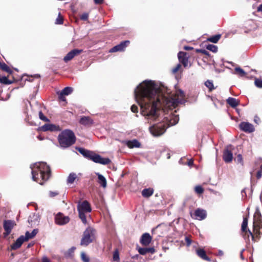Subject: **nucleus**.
Masks as SVG:
<instances>
[{
    "label": "nucleus",
    "instance_id": "obj_40",
    "mask_svg": "<svg viewBox=\"0 0 262 262\" xmlns=\"http://www.w3.org/2000/svg\"><path fill=\"white\" fill-rule=\"evenodd\" d=\"M0 82L5 84H9L11 83V82L8 80L7 77L6 76H0Z\"/></svg>",
    "mask_w": 262,
    "mask_h": 262
},
{
    "label": "nucleus",
    "instance_id": "obj_29",
    "mask_svg": "<svg viewBox=\"0 0 262 262\" xmlns=\"http://www.w3.org/2000/svg\"><path fill=\"white\" fill-rule=\"evenodd\" d=\"M154 190L152 188L144 189L142 191V195L145 198H148L152 195Z\"/></svg>",
    "mask_w": 262,
    "mask_h": 262
},
{
    "label": "nucleus",
    "instance_id": "obj_4",
    "mask_svg": "<svg viewBox=\"0 0 262 262\" xmlns=\"http://www.w3.org/2000/svg\"><path fill=\"white\" fill-rule=\"evenodd\" d=\"M75 149H77L84 157L92 160L95 163L102 165H107L111 162L109 158H102L99 155L96 154L93 151L86 149L84 148L76 147Z\"/></svg>",
    "mask_w": 262,
    "mask_h": 262
},
{
    "label": "nucleus",
    "instance_id": "obj_6",
    "mask_svg": "<svg viewBox=\"0 0 262 262\" xmlns=\"http://www.w3.org/2000/svg\"><path fill=\"white\" fill-rule=\"evenodd\" d=\"M149 130L154 136H159L163 134L166 131L165 126L162 123L153 124L149 127Z\"/></svg>",
    "mask_w": 262,
    "mask_h": 262
},
{
    "label": "nucleus",
    "instance_id": "obj_24",
    "mask_svg": "<svg viewBox=\"0 0 262 262\" xmlns=\"http://www.w3.org/2000/svg\"><path fill=\"white\" fill-rule=\"evenodd\" d=\"M197 255L204 260L210 261L211 259L209 258L206 254L205 250L203 249H199L196 250Z\"/></svg>",
    "mask_w": 262,
    "mask_h": 262
},
{
    "label": "nucleus",
    "instance_id": "obj_8",
    "mask_svg": "<svg viewBox=\"0 0 262 262\" xmlns=\"http://www.w3.org/2000/svg\"><path fill=\"white\" fill-rule=\"evenodd\" d=\"M44 108L45 107L43 105L36 102L33 107V110L35 112H38L39 118L40 120L45 122H49V119L42 113V108Z\"/></svg>",
    "mask_w": 262,
    "mask_h": 262
},
{
    "label": "nucleus",
    "instance_id": "obj_54",
    "mask_svg": "<svg viewBox=\"0 0 262 262\" xmlns=\"http://www.w3.org/2000/svg\"><path fill=\"white\" fill-rule=\"evenodd\" d=\"M64 95L63 94H61V93L60 92V94H59V98L62 100V101H65L66 100V98L65 97H64Z\"/></svg>",
    "mask_w": 262,
    "mask_h": 262
},
{
    "label": "nucleus",
    "instance_id": "obj_31",
    "mask_svg": "<svg viewBox=\"0 0 262 262\" xmlns=\"http://www.w3.org/2000/svg\"><path fill=\"white\" fill-rule=\"evenodd\" d=\"M261 218V215L259 211H256L254 215V224L257 225L259 223Z\"/></svg>",
    "mask_w": 262,
    "mask_h": 262
},
{
    "label": "nucleus",
    "instance_id": "obj_11",
    "mask_svg": "<svg viewBox=\"0 0 262 262\" xmlns=\"http://www.w3.org/2000/svg\"><path fill=\"white\" fill-rule=\"evenodd\" d=\"M15 225V223L13 220H4L3 226L5 231V233H4L5 236H7L10 234Z\"/></svg>",
    "mask_w": 262,
    "mask_h": 262
},
{
    "label": "nucleus",
    "instance_id": "obj_52",
    "mask_svg": "<svg viewBox=\"0 0 262 262\" xmlns=\"http://www.w3.org/2000/svg\"><path fill=\"white\" fill-rule=\"evenodd\" d=\"M262 176V172L261 171H258L257 172V174H256V178L257 179H259L260 178H261Z\"/></svg>",
    "mask_w": 262,
    "mask_h": 262
},
{
    "label": "nucleus",
    "instance_id": "obj_49",
    "mask_svg": "<svg viewBox=\"0 0 262 262\" xmlns=\"http://www.w3.org/2000/svg\"><path fill=\"white\" fill-rule=\"evenodd\" d=\"M58 192L57 191H50L49 192V196L50 197H54L56 195H57L58 194Z\"/></svg>",
    "mask_w": 262,
    "mask_h": 262
},
{
    "label": "nucleus",
    "instance_id": "obj_57",
    "mask_svg": "<svg viewBox=\"0 0 262 262\" xmlns=\"http://www.w3.org/2000/svg\"><path fill=\"white\" fill-rule=\"evenodd\" d=\"M258 12H261L262 13V4H260L257 8V9Z\"/></svg>",
    "mask_w": 262,
    "mask_h": 262
},
{
    "label": "nucleus",
    "instance_id": "obj_18",
    "mask_svg": "<svg viewBox=\"0 0 262 262\" xmlns=\"http://www.w3.org/2000/svg\"><path fill=\"white\" fill-rule=\"evenodd\" d=\"M152 237L148 233L143 234L140 242L142 245L148 246L151 242Z\"/></svg>",
    "mask_w": 262,
    "mask_h": 262
},
{
    "label": "nucleus",
    "instance_id": "obj_10",
    "mask_svg": "<svg viewBox=\"0 0 262 262\" xmlns=\"http://www.w3.org/2000/svg\"><path fill=\"white\" fill-rule=\"evenodd\" d=\"M70 219L68 216H64L61 213H58L55 217V222L59 225H63L69 222Z\"/></svg>",
    "mask_w": 262,
    "mask_h": 262
},
{
    "label": "nucleus",
    "instance_id": "obj_9",
    "mask_svg": "<svg viewBox=\"0 0 262 262\" xmlns=\"http://www.w3.org/2000/svg\"><path fill=\"white\" fill-rule=\"evenodd\" d=\"M164 119L167 126H170L174 125L178 123L179 117L178 115L171 113L169 116L165 117Z\"/></svg>",
    "mask_w": 262,
    "mask_h": 262
},
{
    "label": "nucleus",
    "instance_id": "obj_59",
    "mask_svg": "<svg viewBox=\"0 0 262 262\" xmlns=\"http://www.w3.org/2000/svg\"><path fill=\"white\" fill-rule=\"evenodd\" d=\"M75 249H76V248H75V247H72V248H71L69 250V252L70 253L73 252H74V251L75 250Z\"/></svg>",
    "mask_w": 262,
    "mask_h": 262
},
{
    "label": "nucleus",
    "instance_id": "obj_5",
    "mask_svg": "<svg viewBox=\"0 0 262 262\" xmlns=\"http://www.w3.org/2000/svg\"><path fill=\"white\" fill-rule=\"evenodd\" d=\"M95 230L91 227L86 229L81 239L80 245L86 246L91 243L95 238Z\"/></svg>",
    "mask_w": 262,
    "mask_h": 262
},
{
    "label": "nucleus",
    "instance_id": "obj_19",
    "mask_svg": "<svg viewBox=\"0 0 262 262\" xmlns=\"http://www.w3.org/2000/svg\"><path fill=\"white\" fill-rule=\"evenodd\" d=\"M27 241L25 238L24 235H21L19 237L16 241L11 246L12 250H16L19 248L23 243Z\"/></svg>",
    "mask_w": 262,
    "mask_h": 262
},
{
    "label": "nucleus",
    "instance_id": "obj_45",
    "mask_svg": "<svg viewBox=\"0 0 262 262\" xmlns=\"http://www.w3.org/2000/svg\"><path fill=\"white\" fill-rule=\"evenodd\" d=\"M195 191L198 194H201L203 192L204 189L202 186L198 185L195 187Z\"/></svg>",
    "mask_w": 262,
    "mask_h": 262
},
{
    "label": "nucleus",
    "instance_id": "obj_12",
    "mask_svg": "<svg viewBox=\"0 0 262 262\" xmlns=\"http://www.w3.org/2000/svg\"><path fill=\"white\" fill-rule=\"evenodd\" d=\"M129 43V40H125L120 42L119 44L114 46L110 49V52H116L118 51H123L127 46Z\"/></svg>",
    "mask_w": 262,
    "mask_h": 262
},
{
    "label": "nucleus",
    "instance_id": "obj_3",
    "mask_svg": "<svg viewBox=\"0 0 262 262\" xmlns=\"http://www.w3.org/2000/svg\"><path fill=\"white\" fill-rule=\"evenodd\" d=\"M76 136L74 132L69 129L62 130L58 136L60 147L67 148L73 145L76 142Z\"/></svg>",
    "mask_w": 262,
    "mask_h": 262
},
{
    "label": "nucleus",
    "instance_id": "obj_47",
    "mask_svg": "<svg viewBox=\"0 0 262 262\" xmlns=\"http://www.w3.org/2000/svg\"><path fill=\"white\" fill-rule=\"evenodd\" d=\"M181 65L180 63L178 64L174 68L172 69V72L173 73H176L180 69Z\"/></svg>",
    "mask_w": 262,
    "mask_h": 262
},
{
    "label": "nucleus",
    "instance_id": "obj_1",
    "mask_svg": "<svg viewBox=\"0 0 262 262\" xmlns=\"http://www.w3.org/2000/svg\"><path fill=\"white\" fill-rule=\"evenodd\" d=\"M134 94L143 115L150 124L160 121L159 110L161 108L172 109L178 104L185 102V94L182 90L177 91L174 97H167L163 94L158 85L150 80H145L138 85Z\"/></svg>",
    "mask_w": 262,
    "mask_h": 262
},
{
    "label": "nucleus",
    "instance_id": "obj_38",
    "mask_svg": "<svg viewBox=\"0 0 262 262\" xmlns=\"http://www.w3.org/2000/svg\"><path fill=\"white\" fill-rule=\"evenodd\" d=\"M113 260L115 261L119 262L120 260L119 251L116 249L113 253Z\"/></svg>",
    "mask_w": 262,
    "mask_h": 262
},
{
    "label": "nucleus",
    "instance_id": "obj_51",
    "mask_svg": "<svg viewBox=\"0 0 262 262\" xmlns=\"http://www.w3.org/2000/svg\"><path fill=\"white\" fill-rule=\"evenodd\" d=\"M130 109H131V111L133 113H137V112H138V107L136 105H133L131 106Z\"/></svg>",
    "mask_w": 262,
    "mask_h": 262
},
{
    "label": "nucleus",
    "instance_id": "obj_53",
    "mask_svg": "<svg viewBox=\"0 0 262 262\" xmlns=\"http://www.w3.org/2000/svg\"><path fill=\"white\" fill-rule=\"evenodd\" d=\"M42 262H50V260L46 256H44L42 257Z\"/></svg>",
    "mask_w": 262,
    "mask_h": 262
},
{
    "label": "nucleus",
    "instance_id": "obj_36",
    "mask_svg": "<svg viewBox=\"0 0 262 262\" xmlns=\"http://www.w3.org/2000/svg\"><path fill=\"white\" fill-rule=\"evenodd\" d=\"M206 49L213 53H216L217 51V47L212 44L207 45Z\"/></svg>",
    "mask_w": 262,
    "mask_h": 262
},
{
    "label": "nucleus",
    "instance_id": "obj_55",
    "mask_svg": "<svg viewBox=\"0 0 262 262\" xmlns=\"http://www.w3.org/2000/svg\"><path fill=\"white\" fill-rule=\"evenodd\" d=\"M94 1L96 4H100L103 2L104 0H94Z\"/></svg>",
    "mask_w": 262,
    "mask_h": 262
},
{
    "label": "nucleus",
    "instance_id": "obj_23",
    "mask_svg": "<svg viewBox=\"0 0 262 262\" xmlns=\"http://www.w3.org/2000/svg\"><path fill=\"white\" fill-rule=\"evenodd\" d=\"M79 123L83 125H89L93 123V120L90 117L82 116L79 120Z\"/></svg>",
    "mask_w": 262,
    "mask_h": 262
},
{
    "label": "nucleus",
    "instance_id": "obj_37",
    "mask_svg": "<svg viewBox=\"0 0 262 262\" xmlns=\"http://www.w3.org/2000/svg\"><path fill=\"white\" fill-rule=\"evenodd\" d=\"M235 71L241 77H244L246 76V72L240 67H236L235 68Z\"/></svg>",
    "mask_w": 262,
    "mask_h": 262
},
{
    "label": "nucleus",
    "instance_id": "obj_14",
    "mask_svg": "<svg viewBox=\"0 0 262 262\" xmlns=\"http://www.w3.org/2000/svg\"><path fill=\"white\" fill-rule=\"evenodd\" d=\"M82 50L75 49L69 52L66 56L63 58L64 62H67L68 61L72 59L75 56L82 53Z\"/></svg>",
    "mask_w": 262,
    "mask_h": 262
},
{
    "label": "nucleus",
    "instance_id": "obj_2",
    "mask_svg": "<svg viewBox=\"0 0 262 262\" xmlns=\"http://www.w3.org/2000/svg\"><path fill=\"white\" fill-rule=\"evenodd\" d=\"M32 179L40 185H43L51 176V169L49 165L43 162H39L31 165Z\"/></svg>",
    "mask_w": 262,
    "mask_h": 262
},
{
    "label": "nucleus",
    "instance_id": "obj_26",
    "mask_svg": "<svg viewBox=\"0 0 262 262\" xmlns=\"http://www.w3.org/2000/svg\"><path fill=\"white\" fill-rule=\"evenodd\" d=\"M38 232V230L37 229H34L32 230V231L30 233L29 231H27L25 233V238L26 240L28 241L29 239L33 238Z\"/></svg>",
    "mask_w": 262,
    "mask_h": 262
},
{
    "label": "nucleus",
    "instance_id": "obj_34",
    "mask_svg": "<svg viewBox=\"0 0 262 262\" xmlns=\"http://www.w3.org/2000/svg\"><path fill=\"white\" fill-rule=\"evenodd\" d=\"M205 85L209 89V91H212L214 89L213 82L211 80H207L205 82Z\"/></svg>",
    "mask_w": 262,
    "mask_h": 262
},
{
    "label": "nucleus",
    "instance_id": "obj_48",
    "mask_svg": "<svg viewBox=\"0 0 262 262\" xmlns=\"http://www.w3.org/2000/svg\"><path fill=\"white\" fill-rule=\"evenodd\" d=\"M185 240L186 241L187 246L189 247L190 246V245L191 244V242H192L190 237L188 236H186L185 237Z\"/></svg>",
    "mask_w": 262,
    "mask_h": 262
},
{
    "label": "nucleus",
    "instance_id": "obj_20",
    "mask_svg": "<svg viewBox=\"0 0 262 262\" xmlns=\"http://www.w3.org/2000/svg\"><path fill=\"white\" fill-rule=\"evenodd\" d=\"M138 252L141 255H145L147 253H150L151 254H153L155 252V249L154 247H149V248H141L137 247V248Z\"/></svg>",
    "mask_w": 262,
    "mask_h": 262
},
{
    "label": "nucleus",
    "instance_id": "obj_61",
    "mask_svg": "<svg viewBox=\"0 0 262 262\" xmlns=\"http://www.w3.org/2000/svg\"><path fill=\"white\" fill-rule=\"evenodd\" d=\"M241 193L242 194L243 196H244V193L245 194V196H246L247 195H246V189H243L242 191H241Z\"/></svg>",
    "mask_w": 262,
    "mask_h": 262
},
{
    "label": "nucleus",
    "instance_id": "obj_62",
    "mask_svg": "<svg viewBox=\"0 0 262 262\" xmlns=\"http://www.w3.org/2000/svg\"><path fill=\"white\" fill-rule=\"evenodd\" d=\"M248 232H249V234L251 235L252 238H254V236H253V235L252 233V232L249 230H248Z\"/></svg>",
    "mask_w": 262,
    "mask_h": 262
},
{
    "label": "nucleus",
    "instance_id": "obj_17",
    "mask_svg": "<svg viewBox=\"0 0 262 262\" xmlns=\"http://www.w3.org/2000/svg\"><path fill=\"white\" fill-rule=\"evenodd\" d=\"M77 209L78 211L82 212H90L92 210L90 205L87 201H84L81 204H79Z\"/></svg>",
    "mask_w": 262,
    "mask_h": 262
},
{
    "label": "nucleus",
    "instance_id": "obj_50",
    "mask_svg": "<svg viewBox=\"0 0 262 262\" xmlns=\"http://www.w3.org/2000/svg\"><path fill=\"white\" fill-rule=\"evenodd\" d=\"M197 51L198 52H200L204 55H209V53L207 51H206V50L205 49H200V50H198Z\"/></svg>",
    "mask_w": 262,
    "mask_h": 262
},
{
    "label": "nucleus",
    "instance_id": "obj_39",
    "mask_svg": "<svg viewBox=\"0 0 262 262\" xmlns=\"http://www.w3.org/2000/svg\"><path fill=\"white\" fill-rule=\"evenodd\" d=\"M248 226V219L247 218H244L242 224V230L243 232H246L247 227Z\"/></svg>",
    "mask_w": 262,
    "mask_h": 262
},
{
    "label": "nucleus",
    "instance_id": "obj_46",
    "mask_svg": "<svg viewBox=\"0 0 262 262\" xmlns=\"http://www.w3.org/2000/svg\"><path fill=\"white\" fill-rule=\"evenodd\" d=\"M89 17V14L88 13H82L80 18L82 20H87Z\"/></svg>",
    "mask_w": 262,
    "mask_h": 262
},
{
    "label": "nucleus",
    "instance_id": "obj_33",
    "mask_svg": "<svg viewBox=\"0 0 262 262\" xmlns=\"http://www.w3.org/2000/svg\"><path fill=\"white\" fill-rule=\"evenodd\" d=\"M73 92V88L71 87L67 86L64 88L61 91V94L64 95H68Z\"/></svg>",
    "mask_w": 262,
    "mask_h": 262
},
{
    "label": "nucleus",
    "instance_id": "obj_60",
    "mask_svg": "<svg viewBox=\"0 0 262 262\" xmlns=\"http://www.w3.org/2000/svg\"><path fill=\"white\" fill-rule=\"evenodd\" d=\"M193 163V161L192 160H189L187 163L188 165L189 166H192Z\"/></svg>",
    "mask_w": 262,
    "mask_h": 262
},
{
    "label": "nucleus",
    "instance_id": "obj_16",
    "mask_svg": "<svg viewBox=\"0 0 262 262\" xmlns=\"http://www.w3.org/2000/svg\"><path fill=\"white\" fill-rule=\"evenodd\" d=\"M178 57L180 62H181L185 67L188 66V57L187 54L184 52H179L178 54Z\"/></svg>",
    "mask_w": 262,
    "mask_h": 262
},
{
    "label": "nucleus",
    "instance_id": "obj_43",
    "mask_svg": "<svg viewBox=\"0 0 262 262\" xmlns=\"http://www.w3.org/2000/svg\"><path fill=\"white\" fill-rule=\"evenodd\" d=\"M81 258L83 262H89L90 259L84 252L81 253Z\"/></svg>",
    "mask_w": 262,
    "mask_h": 262
},
{
    "label": "nucleus",
    "instance_id": "obj_30",
    "mask_svg": "<svg viewBox=\"0 0 262 262\" xmlns=\"http://www.w3.org/2000/svg\"><path fill=\"white\" fill-rule=\"evenodd\" d=\"M221 34H216V35L212 36L208 38L207 40L211 42L216 43L218 42V41L221 38Z\"/></svg>",
    "mask_w": 262,
    "mask_h": 262
},
{
    "label": "nucleus",
    "instance_id": "obj_58",
    "mask_svg": "<svg viewBox=\"0 0 262 262\" xmlns=\"http://www.w3.org/2000/svg\"><path fill=\"white\" fill-rule=\"evenodd\" d=\"M224 254V252L222 250H219L218 251V254H217V255L219 256H223Z\"/></svg>",
    "mask_w": 262,
    "mask_h": 262
},
{
    "label": "nucleus",
    "instance_id": "obj_63",
    "mask_svg": "<svg viewBox=\"0 0 262 262\" xmlns=\"http://www.w3.org/2000/svg\"><path fill=\"white\" fill-rule=\"evenodd\" d=\"M31 218H32V217L30 216L29 217V219H28V222H29V223H30V222H32V221H33Z\"/></svg>",
    "mask_w": 262,
    "mask_h": 262
},
{
    "label": "nucleus",
    "instance_id": "obj_32",
    "mask_svg": "<svg viewBox=\"0 0 262 262\" xmlns=\"http://www.w3.org/2000/svg\"><path fill=\"white\" fill-rule=\"evenodd\" d=\"M0 68L9 73V74H12V71L10 69V68L4 62H0Z\"/></svg>",
    "mask_w": 262,
    "mask_h": 262
},
{
    "label": "nucleus",
    "instance_id": "obj_42",
    "mask_svg": "<svg viewBox=\"0 0 262 262\" xmlns=\"http://www.w3.org/2000/svg\"><path fill=\"white\" fill-rule=\"evenodd\" d=\"M236 162L241 164L242 166L244 165V161L243 159V157L241 154H238L236 157V159H235Z\"/></svg>",
    "mask_w": 262,
    "mask_h": 262
},
{
    "label": "nucleus",
    "instance_id": "obj_27",
    "mask_svg": "<svg viewBox=\"0 0 262 262\" xmlns=\"http://www.w3.org/2000/svg\"><path fill=\"white\" fill-rule=\"evenodd\" d=\"M76 179H78L77 177V174L74 172H71L67 178V183L68 185H71Z\"/></svg>",
    "mask_w": 262,
    "mask_h": 262
},
{
    "label": "nucleus",
    "instance_id": "obj_7",
    "mask_svg": "<svg viewBox=\"0 0 262 262\" xmlns=\"http://www.w3.org/2000/svg\"><path fill=\"white\" fill-rule=\"evenodd\" d=\"M233 149V146L230 144L228 145L223 151V159L226 163H230L233 160V154L231 150Z\"/></svg>",
    "mask_w": 262,
    "mask_h": 262
},
{
    "label": "nucleus",
    "instance_id": "obj_64",
    "mask_svg": "<svg viewBox=\"0 0 262 262\" xmlns=\"http://www.w3.org/2000/svg\"><path fill=\"white\" fill-rule=\"evenodd\" d=\"M34 77H36V78H39L40 77V75L36 74V75H34Z\"/></svg>",
    "mask_w": 262,
    "mask_h": 262
},
{
    "label": "nucleus",
    "instance_id": "obj_35",
    "mask_svg": "<svg viewBox=\"0 0 262 262\" xmlns=\"http://www.w3.org/2000/svg\"><path fill=\"white\" fill-rule=\"evenodd\" d=\"M78 213H79V217L81 219L82 222L84 224H86L87 223V221H86V216L85 215L84 212L78 211Z\"/></svg>",
    "mask_w": 262,
    "mask_h": 262
},
{
    "label": "nucleus",
    "instance_id": "obj_13",
    "mask_svg": "<svg viewBox=\"0 0 262 262\" xmlns=\"http://www.w3.org/2000/svg\"><path fill=\"white\" fill-rule=\"evenodd\" d=\"M239 128L243 131L249 133H252L255 130L254 127L252 124L246 122H241L239 124Z\"/></svg>",
    "mask_w": 262,
    "mask_h": 262
},
{
    "label": "nucleus",
    "instance_id": "obj_41",
    "mask_svg": "<svg viewBox=\"0 0 262 262\" xmlns=\"http://www.w3.org/2000/svg\"><path fill=\"white\" fill-rule=\"evenodd\" d=\"M254 84L257 88H262V80L259 78H255Z\"/></svg>",
    "mask_w": 262,
    "mask_h": 262
},
{
    "label": "nucleus",
    "instance_id": "obj_28",
    "mask_svg": "<svg viewBox=\"0 0 262 262\" xmlns=\"http://www.w3.org/2000/svg\"><path fill=\"white\" fill-rule=\"evenodd\" d=\"M227 102L229 105L233 108L236 107L239 104V101L233 97H229L227 99Z\"/></svg>",
    "mask_w": 262,
    "mask_h": 262
},
{
    "label": "nucleus",
    "instance_id": "obj_21",
    "mask_svg": "<svg viewBox=\"0 0 262 262\" xmlns=\"http://www.w3.org/2000/svg\"><path fill=\"white\" fill-rule=\"evenodd\" d=\"M58 128V126L52 124H45L40 127L41 129L43 132L48 130L55 131L57 130Z\"/></svg>",
    "mask_w": 262,
    "mask_h": 262
},
{
    "label": "nucleus",
    "instance_id": "obj_25",
    "mask_svg": "<svg viewBox=\"0 0 262 262\" xmlns=\"http://www.w3.org/2000/svg\"><path fill=\"white\" fill-rule=\"evenodd\" d=\"M126 145L130 148L140 147L141 146L140 143L136 139L128 141L126 143Z\"/></svg>",
    "mask_w": 262,
    "mask_h": 262
},
{
    "label": "nucleus",
    "instance_id": "obj_22",
    "mask_svg": "<svg viewBox=\"0 0 262 262\" xmlns=\"http://www.w3.org/2000/svg\"><path fill=\"white\" fill-rule=\"evenodd\" d=\"M96 174L98 177L97 182L103 188H105L107 185V181L105 178L99 172H96Z\"/></svg>",
    "mask_w": 262,
    "mask_h": 262
},
{
    "label": "nucleus",
    "instance_id": "obj_15",
    "mask_svg": "<svg viewBox=\"0 0 262 262\" xmlns=\"http://www.w3.org/2000/svg\"><path fill=\"white\" fill-rule=\"evenodd\" d=\"M206 211L202 209H197L193 214V217L195 219L201 221L205 219L206 217Z\"/></svg>",
    "mask_w": 262,
    "mask_h": 262
},
{
    "label": "nucleus",
    "instance_id": "obj_56",
    "mask_svg": "<svg viewBox=\"0 0 262 262\" xmlns=\"http://www.w3.org/2000/svg\"><path fill=\"white\" fill-rule=\"evenodd\" d=\"M184 49L185 50L188 51V50H191L193 49V48L192 47H190V46H185L184 47Z\"/></svg>",
    "mask_w": 262,
    "mask_h": 262
},
{
    "label": "nucleus",
    "instance_id": "obj_44",
    "mask_svg": "<svg viewBox=\"0 0 262 262\" xmlns=\"http://www.w3.org/2000/svg\"><path fill=\"white\" fill-rule=\"evenodd\" d=\"M55 24H59V25H61L63 24V18L61 16L60 13H59L57 18L55 20Z\"/></svg>",
    "mask_w": 262,
    "mask_h": 262
}]
</instances>
